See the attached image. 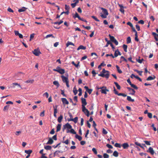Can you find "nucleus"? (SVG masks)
<instances>
[{
  "label": "nucleus",
  "instance_id": "obj_1",
  "mask_svg": "<svg viewBox=\"0 0 158 158\" xmlns=\"http://www.w3.org/2000/svg\"><path fill=\"white\" fill-rule=\"evenodd\" d=\"M98 75L99 76L103 77H106L107 79L109 78V72L108 71L104 69H103L100 73Z\"/></svg>",
  "mask_w": 158,
  "mask_h": 158
},
{
  "label": "nucleus",
  "instance_id": "obj_2",
  "mask_svg": "<svg viewBox=\"0 0 158 158\" xmlns=\"http://www.w3.org/2000/svg\"><path fill=\"white\" fill-rule=\"evenodd\" d=\"M81 100L82 103V108H83V109L84 110L85 109V106L87 105V103L86 99L82 97Z\"/></svg>",
  "mask_w": 158,
  "mask_h": 158
},
{
  "label": "nucleus",
  "instance_id": "obj_3",
  "mask_svg": "<svg viewBox=\"0 0 158 158\" xmlns=\"http://www.w3.org/2000/svg\"><path fill=\"white\" fill-rule=\"evenodd\" d=\"M109 36L110 37V40L112 42L114 43L116 45H118V42L115 39L114 37L112 36H111L110 34L109 35Z\"/></svg>",
  "mask_w": 158,
  "mask_h": 158
},
{
  "label": "nucleus",
  "instance_id": "obj_4",
  "mask_svg": "<svg viewBox=\"0 0 158 158\" xmlns=\"http://www.w3.org/2000/svg\"><path fill=\"white\" fill-rule=\"evenodd\" d=\"M98 89H101V92L102 93L104 94H106V91H108L109 90L107 89L105 87H100L99 88H98Z\"/></svg>",
  "mask_w": 158,
  "mask_h": 158
},
{
  "label": "nucleus",
  "instance_id": "obj_5",
  "mask_svg": "<svg viewBox=\"0 0 158 158\" xmlns=\"http://www.w3.org/2000/svg\"><path fill=\"white\" fill-rule=\"evenodd\" d=\"M33 53L36 56H38L41 53L39 49H35L33 51Z\"/></svg>",
  "mask_w": 158,
  "mask_h": 158
},
{
  "label": "nucleus",
  "instance_id": "obj_6",
  "mask_svg": "<svg viewBox=\"0 0 158 158\" xmlns=\"http://www.w3.org/2000/svg\"><path fill=\"white\" fill-rule=\"evenodd\" d=\"M82 108V111L86 115L87 117H89V112L88 110L86 109L85 107V109L84 110L83 109V108Z\"/></svg>",
  "mask_w": 158,
  "mask_h": 158
},
{
  "label": "nucleus",
  "instance_id": "obj_7",
  "mask_svg": "<svg viewBox=\"0 0 158 158\" xmlns=\"http://www.w3.org/2000/svg\"><path fill=\"white\" fill-rule=\"evenodd\" d=\"M61 99L63 104L68 105L69 104V102L67 101L66 98H62Z\"/></svg>",
  "mask_w": 158,
  "mask_h": 158
},
{
  "label": "nucleus",
  "instance_id": "obj_8",
  "mask_svg": "<svg viewBox=\"0 0 158 158\" xmlns=\"http://www.w3.org/2000/svg\"><path fill=\"white\" fill-rule=\"evenodd\" d=\"M78 118V117H76L74 118L69 119H68V120L69 121H72L73 122L75 123H76L77 122Z\"/></svg>",
  "mask_w": 158,
  "mask_h": 158
},
{
  "label": "nucleus",
  "instance_id": "obj_9",
  "mask_svg": "<svg viewBox=\"0 0 158 158\" xmlns=\"http://www.w3.org/2000/svg\"><path fill=\"white\" fill-rule=\"evenodd\" d=\"M61 77L64 82H67L69 81L68 77H65L64 76H61Z\"/></svg>",
  "mask_w": 158,
  "mask_h": 158
},
{
  "label": "nucleus",
  "instance_id": "obj_10",
  "mask_svg": "<svg viewBox=\"0 0 158 158\" xmlns=\"http://www.w3.org/2000/svg\"><path fill=\"white\" fill-rule=\"evenodd\" d=\"M127 89L129 91L131 92V94L132 95H134L135 94V91L134 89L128 87H127Z\"/></svg>",
  "mask_w": 158,
  "mask_h": 158
},
{
  "label": "nucleus",
  "instance_id": "obj_11",
  "mask_svg": "<svg viewBox=\"0 0 158 158\" xmlns=\"http://www.w3.org/2000/svg\"><path fill=\"white\" fill-rule=\"evenodd\" d=\"M101 9L102 10V12L103 13V14L106 15H108V13L107 10L106 9L103 8L102 7H101Z\"/></svg>",
  "mask_w": 158,
  "mask_h": 158
},
{
  "label": "nucleus",
  "instance_id": "obj_12",
  "mask_svg": "<svg viewBox=\"0 0 158 158\" xmlns=\"http://www.w3.org/2000/svg\"><path fill=\"white\" fill-rule=\"evenodd\" d=\"M132 76H134V77L136 79H138L139 81H142V79L138 76H135L134 74H132L131 75V78H133Z\"/></svg>",
  "mask_w": 158,
  "mask_h": 158
},
{
  "label": "nucleus",
  "instance_id": "obj_13",
  "mask_svg": "<svg viewBox=\"0 0 158 158\" xmlns=\"http://www.w3.org/2000/svg\"><path fill=\"white\" fill-rule=\"evenodd\" d=\"M121 146H122L124 149H127L129 147V145L127 143H124Z\"/></svg>",
  "mask_w": 158,
  "mask_h": 158
},
{
  "label": "nucleus",
  "instance_id": "obj_14",
  "mask_svg": "<svg viewBox=\"0 0 158 158\" xmlns=\"http://www.w3.org/2000/svg\"><path fill=\"white\" fill-rule=\"evenodd\" d=\"M53 142V141L51 138H49L48 142L47 143V144H51Z\"/></svg>",
  "mask_w": 158,
  "mask_h": 158
},
{
  "label": "nucleus",
  "instance_id": "obj_15",
  "mask_svg": "<svg viewBox=\"0 0 158 158\" xmlns=\"http://www.w3.org/2000/svg\"><path fill=\"white\" fill-rule=\"evenodd\" d=\"M66 128L67 129H71L72 128V126L68 123H67L64 125Z\"/></svg>",
  "mask_w": 158,
  "mask_h": 158
},
{
  "label": "nucleus",
  "instance_id": "obj_16",
  "mask_svg": "<svg viewBox=\"0 0 158 158\" xmlns=\"http://www.w3.org/2000/svg\"><path fill=\"white\" fill-rule=\"evenodd\" d=\"M149 152L152 155H153L154 153V151L152 148L151 147H149L148 149Z\"/></svg>",
  "mask_w": 158,
  "mask_h": 158
},
{
  "label": "nucleus",
  "instance_id": "obj_17",
  "mask_svg": "<svg viewBox=\"0 0 158 158\" xmlns=\"http://www.w3.org/2000/svg\"><path fill=\"white\" fill-rule=\"evenodd\" d=\"M86 48V47L82 45L80 46L77 48V50H79L80 49L85 50Z\"/></svg>",
  "mask_w": 158,
  "mask_h": 158
},
{
  "label": "nucleus",
  "instance_id": "obj_18",
  "mask_svg": "<svg viewBox=\"0 0 158 158\" xmlns=\"http://www.w3.org/2000/svg\"><path fill=\"white\" fill-rule=\"evenodd\" d=\"M61 125L60 124H59L57 125V126L56 127V132H58L61 129Z\"/></svg>",
  "mask_w": 158,
  "mask_h": 158
},
{
  "label": "nucleus",
  "instance_id": "obj_19",
  "mask_svg": "<svg viewBox=\"0 0 158 158\" xmlns=\"http://www.w3.org/2000/svg\"><path fill=\"white\" fill-rule=\"evenodd\" d=\"M58 106L56 105L55 106H53V108L54 109V114H56L58 112V110L57 109Z\"/></svg>",
  "mask_w": 158,
  "mask_h": 158
},
{
  "label": "nucleus",
  "instance_id": "obj_20",
  "mask_svg": "<svg viewBox=\"0 0 158 158\" xmlns=\"http://www.w3.org/2000/svg\"><path fill=\"white\" fill-rule=\"evenodd\" d=\"M73 17L74 18H77L79 19H81V17L79 16L77 12L75 13V15H73Z\"/></svg>",
  "mask_w": 158,
  "mask_h": 158
},
{
  "label": "nucleus",
  "instance_id": "obj_21",
  "mask_svg": "<svg viewBox=\"0 0 158 158\" xmlns=\"http://www.w3.org/2000/svg\"><path fill=\"white\" fill-rule=\"evenodd\" d=\"M156 77L154 76H153V77L150 76L148 77L146 80L147 81H150L154 79Z\"/></svg>",
  "mask_w": 158,
  "mask_h": 158
},
{
  "label": "nucleus",
  "instance_id": "obj_22",
  "mask_svg": "<svg viewBox=\"0 0 158 158\" xmlns=\"http://www.w3.org/2000/svg\"><path fill=\"white\" fill-rule=\"evenodd\" d=\"M58 72L61 74H63L64 73L65 70L63 69L60 68Z\"/></svg>",
  "mask_w": 158,
  "mask_h": 158
},
{
  "label": "nucleus",
  "instance_id": "obj_23",
  "mask_svg": "<svg viewBox=\"0 0 158 158\" xmlns=\"http://www.w3.org/2000/svg\"><path fill=\"white\" fill-rule=\"evenodd\" d=\"M63 118V116L62 115H60L58 118L57 119L58 122L60 123L61 122Z\"/></svg>",
  "mask_w": 158,
  "mask_h": 158
},
{
  "label": "nucleus",
  "instance_id": "obj_24",
  "mask_svg": "<svg viewBox=\"0 0 158 158\" xmlns=\"http://www.w3.org/2000/svg\"><path fill=\"white\" fill-rule=\"evenodd\" d=\"M70 45H72L73 46H74V44L72 42L68 41L66 44V46L67 47H68Z\"/></svg>",
  "mask_w": 158,
  "mask_h": 158
},
{
  "label": "nucleus",
  "instance_id": "obj_25",
  "mask_svg": "<svg viewBox=\"0 0 158 158\" xmlns=\"http://www.w3.org/2000/svg\"><path fill=\"white\" fill-rule=\"evenodd\" d=\"M32 152V151L31 150H26L25 151V152L28 155H30V154Z\"/></svg>",
  "mask_w": 158,
  "mask_h": 158
},
{
  "label": "nucleus",
  "instance_id": "obj_26",
  "mask_svg": "<svg viewBox=\"0 0 158 158\" xmlns=\"http://www.w3.org/2000/svg\"><path fill=\"white\" fill-rule=\"evenodd\" d=\"M118 72L119 73H122V71L120 69L119 67L117 65L116 66Z\"/></svg>",
  "mask_w": 158,
  "mask_h": 158
},
{
  "label": "nucleus",
  "instance_id": "obj_27",
  "mask_svg": "<svg viewBox=\"0 0 158 158\" xmlns=\"http://www.w3.org/2000/svg\"><path fill=\"white\" fill-rule=\"evenodd\" d=\"M127 99L129 101L133 102L134 101V99H132L130 96H127Z\"/></svg>",
  "mask_w": 158,
  "mask_h": 158
},
{
  "label": "nucleus",
  "instance_id": "obj_28",
  "mask_svg": "<svg viewBox=\"0 0 158 158\" xmlns=\"http://www.w3.org/2000/svg\"><path fill=\"white\" fill-rule=\"evenodd\" d=\"M44 148L45 149L47 150H50L52 148V147L50 146L49 145H47L44 146Z\"/></svg>",
  "mask_w": 158,
  "mask_h": 158
},
{
  "label": "nucleus",
  "instance_id": "obj_29",
  "mask_svg": "<svg viewBox=\"0 0 158 158\" xmlns=\"http://www.w3.org/2000/svg\"><path fill=\"white\" fill-rule=\"evenodd\" d=\"M75 137L76 139H78L79 141H81L82 139V138L81 136L78 135H75Z\"/></svg>",
  "mask_w": 158,
  "mask_h": 158
},
{
  "label": "nucleus",
  "instance_id": "obj_30",
  "mask_svg": "<svg viewBox=\"0 0 158 158\" xmlns=\"http://www.w3.org/2000/svg\"><path fill=\"white\" fill-rule=\"evenodd\" d=\"M26 10V8L25 7H23L22 8L19 9L18 10L19 12H21L24 11Z\"/></svg>",
  "mask_w": 158,
  "mask_h": 158
},
{
  "label": "nucleus",
  "instance_id": "obj_31",
  "mask_svg": "<svg viewBox=\"0 0 158 158\" xmlns=\"http://www.w3.org/2000/svg\"><path fill=\"white\" fill-rule=\"evenodd\" d=\"M53 84L54 85L57 86V87H58L60 85L59 82L57 81H53Z\"/></svg>",
  "mask_w": 158,
  "mask_h": 158
},
{
  "label": "nucleus",
  "instance_id": "obj_32",
  "mask_svg": "<svg viewBox=\"0 0 158 158\" xmlns=\"http://www.w3.org/2000/svg\"><path fill=\"white\" fill-rule=\"evenodd\" d=\"M34 81V80H28L25 81V83H32Z\"/></svg>",
  "mask_w": 158,
  "mask_h": 158
},
{
  "label": "nucleus",
  "instance_id": "obj_33",
  "mask_svg": "<svg viewBox=\"0 0 158 158\" xmlns=\"http://www.w3.org/2000/svg\"><path fill=\"white\" fill-rule=\"evenodd\" d=\"M127 45L125 44H123V48L124 49V51L126 52H127Z\"/></svg>",
  "mask_w": 158,
  "mask_h": 158
},
{
  "label": "nucleus",
  "instance_id": "obj_34",
  "mask_svg": "<svg viewBox=\"0 0 158 158\" xmlns=\"http://www.w3.org/2000/svg\"><path fill=\"white\" fill-rule=\"evenodd\" d=\"M114 83L115 85L117 88L118 89H120L121 88L120 86L116 82H114Z\"/></svg>",
  "mask_w": 158,
  "mask_h": 158
},
{
  "label": "nucleus",
  "instance_id": "obj_35",
  "mask_svg": "<svg viewBox=\"0 0 158 158\" xmlns=\"http://www.w3.org/2000/svg\"><path fill=\"white\" fill-rule=\"evenodd\" d=\"M113 155L115 157H117L118 156V152L115 151L113 153Z\"/></svg>",
  "mask_w": 158,
  "mask_h": 158
},
{
  "label": "nucleus",
  "instance_id": "obj_36",
  "mask_svg": "<svg viewBox=\"0 0 158 158\" xmlns=\"http://www.w3.org/2000/svg\"><path fill=\"white\" fill-rule=\"evenodd\" d=\"M73 93L75 95H76L77 94V89H76V86H75L74 88H73Z\"/></svg>",
  "mask_w": 158,
  "mask_h": 158
},
{
  "label": "nucleus",
  "instance_id": "obj_37",
  "mask_svg": "<svg viewBox=\"0 0 158 158\" xmlns=\"http://www.w3.org/2000/svg\"><path fill=\"white\" fill-rule=\"evenodd\" d=\"M12 84L13 85V86H12V87H15V86H14V85H18V86L20 88H22V87L21 86V85H20L18 83H14Z\"/></svg>",
  "mask_w": 158,
  "mask_h": 158
},
{
  "label": "nucleus",
  "instance_id": "obj_38",
  "mask_svg": "<svg viewBox=\"0 0 158 158\" xmlns=\"http://www.w3.org/2000/svg\"><path fill=\"white\" fill-rule=\"evenodd\" d=\"M70 133L73 134H76V132L73 129L71 128L70 130Z\"/></svg>",
  "mask_w": 158,
  "mask_h": 158
},
{
  "label": "nucleus",
  "instance_id": "obj_39",
  "mask_svg": "<svg viewBox=\"0 0 158 158\" xmlns=\"http://www.w3.org/2000/svg\"><path fill=\"white\" fill-rule=\"evenodd\" d=\"M127 43L129 44L131 42V37H128L127 38Z\"/></svg>",
  "mask_w": 158,
  "mask_h": 158
},
{
  "label": "nucleus",
  "instance_id": "obj_40",
  "mask_svg": "<svg viewBox=\"0 0 158 158\" xmlns=\"http://www.w3.org/2000/svg\"><path fill=\"white\" fill-rule=\"evenodd\" d=\"M52 37V38H54V36L52 34H49L47 35L46 37H45V38L47 39L49 37Z\"/></svg>",
  "mask_w": 158,
  "mask_h": 158
},
{
  "label": "nucleus",
  "instance_id": "obj_41",
  "mask_svg": "<svg viewBox=\"0 0 158 158\" xmlns=\"http://www.w3.org/2000/svg\"><path fill=\"white\" fill-rule=\"evenodd\" d=\"M114 146L117 148H120L122 146L120 144L116 143L114 145Z\"/></svg>",
  "mask_w": 158,
  "mask_h": 158
},
{
  "label": "nucleus",
  "instance_id": "obj_42",
  "mask_svg": "<svg viewBox=\"0 0 158 158\" xmlns=\"http://www.w3.org/2000/svg\"><path fill=\"white\" fill-rule=\"evenodd\" d=\"M63 22V21L61 20L59 22H55L54 23L55 24H58V25H60Z\"/></svg>",
  "mask_w": 158,
  "mask_h": 158
},
{
  "label": "nucleus",
  "instance_id": "obj_43",
  "mask_svg": "<svg viewBox=\"0 0 158 158\" xmlns=\"http://www.w3.org/2000/svg\"><path fill=\"white\" fill-rule=\"evenodd\" d=\"M130 85L131 86L134 88V89H138V88L137 86H136L135 85L133 84H131Z\"/></svg>",
  "mask_w": 158,
  "mask_h": 158
},
{
  "label": "nucleus",
  "instance_id": "obj_44",
  "mask_svg": "<svg viewBox=\"0 0 158 158\" xmlns=\"http://www.w3.org/2000/svg\"><path fill=\"white\" fill-rule=\"evenodd\" d=\"M72 64L74 65L77 68L78 67L79 62L77 64H76L74 61H72Z\"/></svg>",
  "mask_w": 158,
  "mask_h": 158
},
{
  "label": "nucleus",
  "instance_id": "obj_45",
  "mask_svg": "<svg viewBox=\"0 0 158 158\" xmlns=\"http://www.w3.org/2000/svg\"><path fill=\"white\" fill-rule=\"evenodd\" d=\"M60 67L58 66L56 67V69H53V71H56V72H58V71H59V70H60Z\"/></svg>",
  "mask_w": 158,
  "mask_h": 158
},
{
  "label": "nucleus",
  "instance_id": "obj_46",
  "mask_svg": "<svg viewBox=\"0 0 158 158\" xmlns=\"http://www.w3.org/2000/svg\"><path fill=\"white\" fill-rule=\"evenodd\" d=\"M135 71L137 72L138 73L139 75H140V76L142 75V74L143 72L142 71H140L138 70H135Z\"/></svg>",
  "mask_w": 158,
  "mask_h": 158
},
{
  "label": "nucleus",
  "instance_id": "obj_47",
  "mask_svg": "<svg viewBox=\"0 0 158 158\" xmlns=\"http://www.w3.org/2000/svg\"><path fill=\"white\" fill-rule=\"evenodd\" d=\"M107 15H106L103 14H101V15H100V16L102 18H106L107 17Z\"/></svg>",
  "mask_w": 158,
  "mask_h": 158
},
{
  "label": "nucleus",
  "instance_id": "obj_48",
  "mask_svg": "<svg viewBox=\"0 0 158 158\" xmlns=\"http://www.w3.org/2000/svg\"><path fill=\"white\" fill-rule=\"evenodd\" d=\"M92 17L96 21L99 22L100 20L98 19L95 16H93Z\"/></svg>",
  "mask_w": 158,
  "mask_h": 158
},
{
  "label": "nucleus",
  "instance_id": "obj_49",
  "mask_svg": "<svg viewBox=\"0 0 158 158\" xmlns=\"http://www.w3.org/2000/svg\"><path fill=\"white\" fill-rule=\"evenodd\" d=\"M109 156L108 154L106 153H104L103 154V157L104 158H109Z\"/></svg>",
  "mask_w": 158,
  "mask_h": 158
},
{
  "label": "nucleus",
  "instance_id": "obj_50",
  "mask_svg": "<svg viewBox=\"0 0 158 158\" xmlns=\"http://www.w3.org/2000/svg\"><path fill=\"white\" fill-rule=\"evenodd\" d=\"M143 59H136L137 61L139 62V63H141L143 61Z\"/></svg>",
  "mask_w": 158,
  "mask_h": 158
},
{
  "label": "nucleus",
  "instance_id": "obj_51",
  "mask_svg": "<svg viewBox=\"0 0 158 158\" xmlns=\"http://www.w3.org/2000/svg\"><path fill=\"white\" fill-rule=\"evenodd\" d=\"M92 151L94 152L95 154H97V152L95 148H93L92 149Z\"/></svg>",
  "mask_w": 158,
  "mask_h": 158
},
{
  "label": "nucleus",
  "instance_id": "obj_52",
  "mask_svg": "<svg viewBox=\"0 0 158 158\" xmlns=\"http://www.w3.org/2000/svg\"><path fill=\"white\" fill-rule=\"evenodd\" d=\"M9 105H7L5 106L3 109V110L4 111H6V110H7L9 108Z\"/></svg>",
  "mask_w": 158,
  "mask_h": 158
},
{
  "label": "nucleus",
  "instance_id": "obj_53",
  "mask_svg": "<svg viewBox=\"0 0 158 158\" xmlns=\"http://www.w3.org/2000/svg\"><path fill=\"white\" fill-rule=\"evenodd\" d=\"M144 142L146 145H151L150 143V141H144Z\"/></svg>",
  "mask_w": 158,
  "mask_h": 158
},
{
  "label": "nucleus",
  "instance_id": "obj_54",
  "mask_svg": "<svg viewBox=\"0 0 158 158\" xmlns=\"http://www.w3.org/2000/svg\"><path fill=\"white\" fill-rule=\"evenodd\" d=\"M70 7L69 6L67 5H65V9L66 10H69Z\"/></svg>",
  "mask_w": 158,
  "mask_h": 158
},
{
  "label": "nucleus",
  "instance_id": "obj_55",
  "mask_svg": "<svg viewBox=\"0 0 158 158\" xmlns=\"http://www.w3.org/2000/svg\"><path fill=\"white\" fill-rule=\"evenodd\" d=\"M118 96H122L124 97H125L126 96H127V95L125 94H123V93H119L118 94Z\"/></svg>",
  "mask_w": 158,
  "mask_h": 158
},
{
  "label": "nucleus",
  "instance_id": "obj_56",
  "mask_svg": "<svg viewBox=\"0 0 158 158\" xmlns=\"http://www.w3.org/2000/svg\"><path fill=\"white\" fill-rule=\"evenodd\" d=\"M61 94L63 96L66 97V95L64 94V90L61 89Z\"/></svg>",
  "mask_w": 158,
  "mask_h": 158
},
{
  "label": "nucleus",
  "instance_id": "obj_57",
  "mask_svg": "<svg viewBox=\"0 0 158 158\" xmlns=\"http://www.w3.org/2000/svg\"><path fill=\"white\" fill-rule=\"evenodd\" d=\"M127 24V25H129L131 28L133 27L132 24L130 22H128Z\"/></svg>",
  "mask_w": 158,
  "mask_h": 158
},
{
  "label": "nucleus",
  "instance_id": "obj_58",
  "mask_svg": "<svg viewBox=\"0 0 158 158\" xmlns=\"http://www.w3.org/2000/svg\"><path fill=\"white\" fill-rule=\"evenodd\" d=\"M148 117L151 118H152V114L151 113H148Z\"/></svg>",
  "mask_w": 158,
  "mask_h": 158
},
{
  "label": "nucleus",
  "instance_id": "obj_59",
  "mask_svg": "<svg viewBox=\"0 0 158 158\" xmlns=\"http://www.w3.org/2000/svg\"><path fill=\"white\" fill-rule=\"evenodd\" d=\"M135 144L136 145H138V146H139V147H140L141 148H143V146H142L141 145V144H140V143H138V142H135Z\"/></svg>",
  "mask_w": 158,
  "mask_h": 158
},
{
  "label": "nucleus",
  "instance_id": "obj_60",
  "mask_svg": "<svg viewBox=\"0 0 158 158\" xmlns=\"http://www.w3.org/2000/svg\"><path fill=\"white\" fill-rule=\"evenodd\" d=\"M138 23L143 24H144V21L142 20H141L138 22Z\"/></svg>",
  "mask_w": 158,
  "mask_h": 158
},
{
  "label": "nucleus",
  "instance_id": "obj_61",
  "mask_svg": "<svg viewBox=\"0 0 158 158\" xmlns=\"http://www.w3.org/2000/svg\"><path fill=\"white\" fill-rule=\"evenodd\" d=\"M114 93L117 95H118V94L119 93H118V91L116 90V89L115 87H114Z\"/></svg>",
  "mask_w": 158,
  "mask_h": 158
},
{
  "label": "nucleus",
  "instance_id": "obj_62",
  "mask_svg": "<svg viewBox=\"0 0 158 158\" xmlns=\"http://www.w3.org/2000/svg\"><path fill=\"white\" fill-rule=\"evenodd\" d=\"M102 133L103 134L106 135L107 134V132L105 129L103 128L102 130Z\"/></svg>",
  "mask_w": 158,
  "mask_h": 158
},
{
  "label": "nucleus",
  "instance_id": "obj_63",
  "mask_svg": "<svg viewBox=\"0 0 158 158\" xmlns=\"http://www.w3.org/2000/svg\"><path fill=\"white\" fill-rule=\"evenodd\" d=\"M118 55V53H117V50H116L114 54V57H117Z\"/></svg>",
  "mask_w": 158,
  "mask_h": 158
},
{
  "label": "nucleus",
  "instance_id": "obj_64",
  "mask_svg": "<svg viewBox=\"0 0 158 158\" xmlns=\"http://www.w3.org/2000/svg\"><path fill=\"white\" fill-rule=\"evenodd\" d=\"M93 89H89L87 91L89 94H90L91 93Z\"/></svg>",
  "mask_w": 158,
  "mask_h": 158
}]
</instances>
